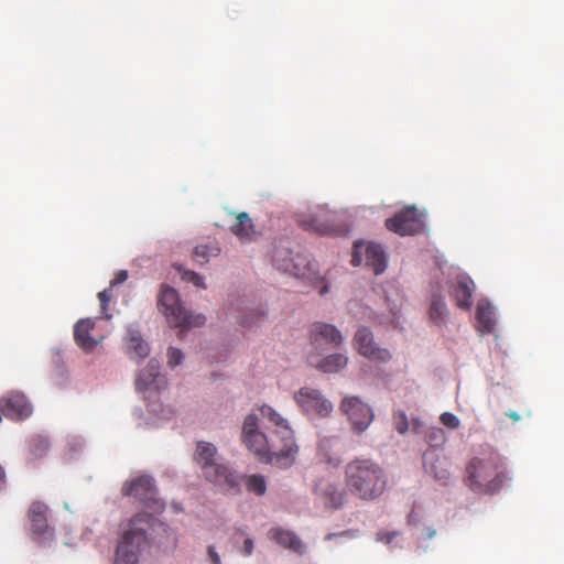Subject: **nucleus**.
I'll use <instances>...</instances> for the list:
<instances>
[{"label": "nucleus", "instance_id": "f257e3e1", "mask_svg": "<svg viewBox=\"0 0 564 564\" xmlns=\"http://www.w3.org/2000/svg\"><path fill=\"white\" fill-rule=\"evenodd\" d=\"M346 490L354 497L372 501L383 495L388 476L383 467L367 457H356L345 466Z\"/></svg>", "mask_w": 564, "mask_h": 564}, {"label": "nucleus", "instance_id": "f03ea898", "mask_svg": "<svg viewBox=\"0 0 564 564\" xmlns=\"http://www.w3.org/2000/svg\"><path fill=\"white\" fill-rule=\"evenodd\" d=\"M217 448L207 442H198L194 459L202 467L205 478L230 495L240 494L238 474L228 466L217 464Z\"/></svg>", "mask_w": 564, "mask_h": 564}, {"label": "nucleus", "instance_id": "7ed1b4c3", "mask_svg": "<svg viewBox=\"0 0 564 564\" xmlns=\"http://www.w3.org/2000/svg\"><path fill=\"white\" fill-rule=\"evenodd\" d=\"M158 307L164 314L167 323L181 332L200 327L206 322L203 314H194L187 311L182 305L176 290L167 285L162 286L159 293Z\"/></svg>", "mask_w": 564, "mask_h": 564}, {"label": "nucleus", "instance_id": "20e7f679", "mask_svg": "<svg viewBox=\"0 0 564 564\" xmlns=\"http://www.w3.org/2000/svg\"><path fill=\"white\" fill-rule=\"evenodd\" d=\"M147 514L133 517L118 542L115 564H139L140 554L147 544Z\"/></svg>", "mask_w": 564, "mask_h": 564}, {"label": "nucleus", "instance_id": "39448f33", "mask_svg": "<svg viewBox=\"0 0 564 564\" xmlns=\"http://www.w3.org/2000/svg\"><path fill=\"white\" fill-rule=\"evenodd\" d=\"M341 215L325 206H318L310 214L299 219V225L307 231L325 236H343L347 232V226L343 223Z\"/></svg>", "mask_w": 564, "mask_h": 564}, {"label": "nucleus", "instance_id": "423d86ee", "mask_svg": "<svg viewBox=\"0 0 564 564\" xmlns=\"http://www.w3.org/2000/svg\"><path fill=\"white\" fill-rule=\"evenodd\" d=\"M259 411L263 419L268 420L275 426V430L271 434L276 436L288 448V454L281 455L275 462L281 465H293L299 453V446L295 442L294 432L288 420L268 404L261 405Z\"/></svg>", "mask_w": 564, "mask_h": 564}, {"label": "nucleus", "instance_id": "0eeeda50", "mask_svg": "<svg viewBox=\"0 0 564 564\" xmlns=\"http://www.w3.org/2000/svg\"><path fill=\"white\" fill-rule=\"evenodd\" d=\"M243 444L252 452L262 463L271 464L278 468H289L292 465H281L276 463L281 455H286V446L276 436L271 434L267 436L261 431L252 434L250 440L242 438Z\"/></svg>", "mask_w": 564, "mask_h": 564}, {"label": "nucleus", "instance_id": "6e6552de", "mask_svg": "<svg viewBox=\"0 0 564 564\" xmlns=\"http://www.w3.org/2000/svg\"><path fill=\"white\" fill-rule=\"evenodd\" d=\"M124 497H134L147 507L160 511L163 510L164 503L155 498L156 487L153 478L147 475L139 476L132 480L126 481L121 488Z\"/></svg>", "mask_w": 564, "mask_h": 564}, {"label": "nucleus", "instance_id": "1a4fd4ad", "mask_svg": "<svg viewBox=\"0 0 564 564\" xmlns=\"http://www.w3.org/2000/svg\"><path fill=\"white\" fill-rule=\"evenodd\" d=\"M339 409L357 434H362L375 419L372 409L358 397H345Z\"/></svg>", "mask_w": 564, "mask_h": 564}, {"label": "nucleus", "instance_id": "9d476101", "mask_svg": "<svg viewBox=\"0 0 564 564\" xmlns=\"http://www.w3.org/2000/svg\"><path fill=\"white\" fill-rule=\"evenodd\" d=\"M424 226V213L415 206H408L386 220L387 229L400 236L420 234Z\"/></svg>", "mask_w": 564, "mask_h": 564}, {"label": "nucleus", "instance_id": "9b49d317", "mask_svg": "<svg viewBox=\"0 0 564 564\" xmlns=\"http://www.w3.org/2000/svg\"><path fill=\"white\" fill-rule=\"evenodd\" d=\"M273 263L282 272L296 278H306L314 270V264L304 254L293 256L289 248L279 247L273 253Z\"/></svg>", "mask_w": 564, "mask_h": 564}, {"label": "nucleus", "instance_id": "f8f14e48", "mask_svg": "<svg viewBox=\"0 0 564 564\" xmlns=\"http://www.w3.org/2000/svg\"><path fill=\"white\" fill-rule=\"evenodd\" d=\"M296 404L307 414L327 417L334 410L333 403L312 387H303L294 393Z\"/></svg>", "mask_w": 564, "mask_h": 564}, {"label": "nucleus", "instance_id": "ddd939ff", "mask_svg": "<svg viewBox=\"0 0 564 564\" xmlns=\"http://www.w3.org/2000/svg\"><path fill=\"white\" fill-rule=\"evenodd\" d=\"M160 364L151 359L147 367L139 373L135 380L137 391L143 393L145 400H151L166 389V378L160 373Z\"/></svg>", "mask_w": 564, "mask_h": 564}, {"label": "nucleus", "instance_id": "4468645a", "mask_svg": "<svg viewBox=\"0 0 564 564\" xmlns=\"http://www.w3.org/2000/svg\"><path fill=\"white\" fill-rule=\"evenodd\" d=\"M371 268L375 274L382 273L387 268V258L383 248L375 242H355L351 263L357 267L362 263Z\"/></svg>", "mask_w": 564, "mask_h": 564}, {"label": "nucleus", "instance_id": "2eb2a0df", "mask_svg": "<svg viewBox=\"0 0 564 564\" xmlns=\"http://www.w3.org/2000/svg\"><path fill=\"white\" fill-rule=\"evenodd\" d=\"M354 345L360 355L371 361L388 362L392 358L387 348H381L375 343L372 332L365 326L357 329Z\"/></svg>", "mask_w": 564, "mask_h": 564}, {"label": "nucleus", "instance_id": "dca6fc26", "mask_svg": "<svg viewBox=\"0 0 564 564\" xmlns=\"http://www.w3.org/2000/svg\"><path fill=\"white\" fill-rule=\"evenodd\" d=\"M0 410L10 420L22 421L32 414V405L26 397L17 391H11L0 398Z\"/></svg>", "mask_w": 564, "mask_h": 564}, {"label": "nucleus", "instance_id": "f3484780", "mask_svg": "<svg viewBox=\"0 0 564 564\" xmlns=\"http://www.w3.org/2000/svg\"><path fill=\"white\" fill-rule=\"evenodd\" d=\"M310 337L314 346H318L324 341L337 347L344 341V337L337 327L324 322H315L311 325Z\"/></svg>", "mask_w": 564, "mask_h": 564}, {"label": "nucleus", "instance_id": "a211bd4d", "mask_svg": "<svg viewBox=\"0 0 564 564\" xmlns=\"http://www.w3.org/2000/svg\"><path fill=\"white\" fill-rule=\"evenodd\" d=\"M95 322L90 318L80 319L74 327L76 344L86 352L91 351L101 340L102 336L93 335Z\"/></svg>", "mask_w": 564, "mask_h": 564}, {"label": "nucleus", "instance_id": "6ab92c4d", "mask_svg": "<svg viewBox=\"0 0 564 564\" xmlns=\"http://www.w3.org/2000/svg\"><path fill=\"white\" fill-rule=\"evenodd\" d=\"M314 491L318 495L327 507L338 509L344 506L346 492L327 480H319Z\"/></svg>", "mask_w": 564, "mask_h": 564}, {"label": "nucleus", "instance_id": "aec40b11", "mask_svg": "<svg viewBox=\"0 0 564 564\" xmlns=\"http://www.w3.org/2000/svg\"><path fill=\"white\" fill-rule=\"evenodd\" d=\"M47 510V506L41 501H34L30 506L28 517L31 522V530L34 534L43 535L50 532Z\"/></svg>", "mask_w": 564, "mask_h": 564}, {"label": "nucleus", "instance_id": "412c9836", "mask_svg": "<svg viewBox=\"0 0 564 564\" xmlns=\"http://www.w3.org/2000/svg\"><path fill=\"white\" fill-rule=\"evenodd\" d=\"M235 216L236 223L230 227L231 232L241 241H251L256 237L257 231L249 214L241 212L237 213Z\"/></svg>", "mask_w": 564, "mask_h": 564}, {"label": "nucleus", "instance_id": "4be33fe9", "mask_svg": "<svg viewBox=\"0 0 564 564\" xmlns=\"http://www.w3.org/2000/svg\"><path fill=\"white\" fill-rule=\"evenodd\" d=\"M271 538L280 545L288 547L294 552L303 553L304 545L300 538L295 535L292 531L284 529H272L270 531Z\"/></svg>", "mask_w": 564, "mask_h": 564}, {"label": "nucleus", "instance_id": "5701e85b", "mask_svg": "<svg viewBox=\"0 0 564 564\" xmlns=\"http://www.w3.org/2000/svg\"><path fill=\"white\" fill-rule=\"evenodd\" d=\"M348 358L344 354H332L317 364H313L317 369L326 373H335L347 366Z\"/></svg>", "mask_w": 564, "mask_h": 564}, {"label": "nucleus", "instance_id": "b1692460", "mask_svg": "<svg viewBox=\"0 0 564 564\" xmlns=\"http://www.w3.org/2000/svg\"><path fill=\"white\" fill-rule=\"evenodd\" d=\"M239 477V487L241 488V481H243L247 490L251 494H254L259 497L263 496L267 492V480L262 475H238Z\"/></svg>", "mask_w": 564, "mask_h": 564}, {"label": "nucleus", "instance_id": "393cba45", "mask_svg": "<svg viewBox=\"0 0 564 564\" xmlns=\"http://www.w3.org/2000/svg\"><path fill=\"white\" fill-rule=\"evenodd\" d=\"M50 444L48 441L41 435L33 436L28 445V462L32 463L36 459L44 457L47 454Z\"/></svg>", "mask_w": 564, "mask_h": 564}, {"label": "nucleus", "instance_id": "a878e982", "mask_svg": "<svg viewBox=\"0 0 564 564\" xmlns=\"http://www.w3.org/2000/svg\"><path fill=\"white\" fill-rule=\"evenodd\" d=\"M219 252L220 248L216 242L200 243L194 248L192 258L196 263L203 265L207 263L210 258L217 257Z\"/></svg>", "mask_w": 564, "mask_h": 564}, {"label": "nucleus", "instance_id": "bb28decb", "mask_svg": "<svg viewBox=\"0 0 564 564\" xmlns=\"http://www.w3.org/2000/svg\"><path fill=\"white\" fill-rule=\"evenodd\" d=\"M446 306L443 300L438 296H433L430 307V317L433 322L436 324H441L444 322V318L446 316Z\"/></svg>", "mask_w": 564, "mask_h": 564}, {"label": "nucleus", "instance_id": "cd10ccee", "mask_svg": "<svg viewBox=\"0 0 564 564\" xmlns=\"http://www.w3.org/2000/svg\"><path fill=\"white\" fill-rule=\"evenodd\" d=\"M128 349L135 354L137 357L143 358L149 354L148 344L139 336L132 335L129 340Z\"/></svg>", "mask_w": 564, "mask_h": 564}, {"label": "nucleus", "instance_id": "c85d7f7f", "mask_svg": "<svg viewBox=\"0 0 564 564\" xmlns=\"http://www.w3.org/2000/svg\"><path fill=\"white\" fill-rule=\"evenodd\" d=\"M177 270L181 274V279L187 283H192L197 288L206 289L204 283V278L196 273L195 271L184 269L183 267H177Z\"/></svg>", "mask_w": 564, "mask_h": 564}, {"label": "nucleus", "instance_id": "c756f323", "mask_svg": "<svg viewBox=\"0 0 564 564\" xmlns=\"http://www.w3.org/2000/svg\"><path fill=\"white\" fill-rule=\"evenodd\" d=\"M259 431L258 416L256 414L247 415L242 424V438L250 440V436Z\"/></svg>", "mask_w": 564, "mask_h": 564}, {"label": "nucleus", "instance_id": "7c9ffc66", "mask_svg": "<svg viewBox=\"0 0 564 564\" xmlns=\"http://www.w3.org/2000/svg\"><path fill=\"white\" fill-rule=\"evenodd\" d=\"M431 447H440L445 441V433L440 427H431L425 435Z\"/></svg>", "mask_w": 564, "mask_h": 564}, {"label": "nucleus", "instance_id": "2f4dec72", "mask_svg": "<svg viewBox=\"0 0 564 564\" xmlns=\"http://www.w3.org/2000/svg\"><path fill=\"white\" fill-rule=\"evenodd\" d=\"M393 425L400 434H404L409 430V421L404 411H395L393 413Z\"/></svg>", "mask_w": 564, "mask_h": 564}, {"label": "nucleus", "instance_id": "473e14b6", "mask_svg": "<svg viewBox=\"0 0 564 564\" xmlns=\"http://www.w3.org/2000/svg\"><path fill=\"white\" fill-rule=\"evenodd\" d=\"M112 297V289L110 286L105 289L104 291L98 293V299L100 301L101 313L106 318H110L111 316L107 314L109 302Z\"/></svg>", "mask_w": 564, "mask_h": 564}, {"label": "nucleus", "instance_id": "72a5a7b5", "mask_svg": "<svg viewBox=\"0 0 564 564\" xmlns=\"http://www.w3.org/2000/svg\"><path fill=\"white\" fill-rule=\"evenodd\" d=\"M183 359V354L180 349L170 347L167 351V365L172 368L178 366Z\"/></svg>", "mask_w": 564, "mask_h": 564}, {"label": "nucleus", "instance_id": "f704fd0d", "mask_svg": "<svg viewBox=\"0 0 564 564\" xmlns=\"http://www.w3.org/2000/svg\"><path fill=\"white\" fill-rule=\"evenodd\" d=\"M441 422L447 426V427H451V429H454L458 425V420L457 417L449 413V412H444L442 415H441Z\"/></svg>", "mask_w": 564, "mask_h": 564}, {"label": "nucleus", "instance_id": "c9c22d12", "mask_svg": "<svg viewBox=\"0 0 564 564\" xmlns=\"http://www.w3.org/2000/svg\"><path fill=\"white\" fill-rule=\"evenodd\" d=\"M128 279V272L126 270H120L116 273L115 278L110 281V289H113L116 285L123 283Z\"/></svg>", "mask_w": 564, "mask_h": 564}, {"label": "nucleus", "instance_id": "e433bc0d", "mask_svg": "<svg viewBox=\"0 0 564 564\" xmlns=\"http://www.w3.org/2000/svg\"><path fill=\"white\" fill-rule=\"evenodd\" d=\"M208 558L212 562V564H221V560L219 554L217 553L214 545H209L207 549Z\"/></svg>", "mask_w": 564, "mask_h": 564}, {"label": "nucleus", "instance_id": "4c0bfd02", "mask_svg": "<svg viewBox=\"0 0 564 564\" xmlns=\"http://www.w3.org/2000/svg\"><path fill=\"white\" fill-rule=\"evenodd\" d=\"M252 551H253V540L251 538H247L245 539L243 541V547L241 550V553L245 555V556H249L252 554Z\"/></svg>", "mask_w": 564, "mask_h": 564}, {"label": "nucleus", "instance_id": "58836bf2", "mask_svg": "<svg viewBox=\"0 0 564 564\" xmlns=\"http://www.w3.org/2000/svg\"><path fill=\"white\" fill-rule=\"evenodd\" d=\"M6 482V473H4V469L2 468V466L0 465V488L4 485Z\"/></svg>", "mask_w": 564, "mask_h": 564}, {"label": "nucleus", "instance_id": "ea45409f", "mask_svg": "<svg viewBox=\"0 0 564 564\" xmlns=\"http://www.w3.org/2000/svg\"><path fill=\"white\" fill-rule=\"evenodd\" d=\"M435 534H436V531H435L434 529L429 528V529L426 530L425 538H426V539H432V538H434V536H435Z\"/></svg>", "mask_w": 564, "mask_h": 564}, {"label": "nucleus", "instance_id": "a19ab883", "mask_svg": "<svg viewBox=\"0 0 564 564\" xmlns=\"http://www.w3.org/2000/svg\"><path fill=\"white\" fill-rule=\"evenodd\" d=\"M328 292V286L326 284H324L321 290H319V294L321 295H325L326 293Z\"/></svg>", "mask_w": 564, "mask_h": 564}, {"label": "nucleus", "instance_id": "79ce46f5", "mask_svg": "<svg viewBox=\"0 0 564 564\" xmlns=\"http://www.w3.org/2000/svg\"><path fill=\"white\" fill-rule=\"evenodd\" d=\"M435 477H436L437 479H441V480H446V479H447V476L445 475V473H442L441 475L436 473V474H435Z\"/></svg>", "mask_w": 564, "mask_h": 564}, {"label": "nucleus", "instance_id": "37998d69", "mask_svg": "<svg viewBox=\"0 0 564 564\" xmlns=\"http://www.w3.org/2000/svg\"><path fill=\"white\" fill-rule=\"evenodd\" d=\"M420 426V423L417 421H413V430L417 431Z\"/></svg>", "mask_w": 564, "mask_h": 564}, {"label": "nucleus", "instance_id": "c03bdc74", "mask_svg": "<svg viewBox=\"0 0 564 564\" xmlns=\"http://www.w3.org/2000/svg\"><path fill=\"white\" fill-rule=\"evenodd\" d=\"M149 406H151V411L152 412H158L156 408L154 406V404H149Z\"/></svg>", "mask_w": 564, "mask_h": 564}, {"label": "nucleus", "instance_id": "a18cd8bd", "mask_svg": "<svg viewBox=\"0 0 564 564\" xmlns=\"http://www.w3.org/2000/svg\"><path fill=\"white\" fill-rule=\"evenodd\" d=\"M391 539H392V534H390V535L388 536L387 542H391Z\"/></svg>", "mask_w": 564, "mask_h": 564}]
</instances>
